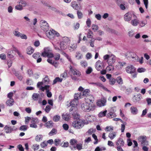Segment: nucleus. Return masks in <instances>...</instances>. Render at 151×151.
<instances>
[{
  "label": "nucleus",
  "mask_w": 151,
  "mask_h": 151,
  "mask_svg": "<svg viewBox=\"0 0 151 151\" xmlns=\"http://www.w3.org/2000/svg\"><path fill=\"white\" fill-rule=\"evenodd\" d=\"M82 109L85 112H89L93 111L95 109V105L86 101L81 105Z\"/></svg>",
  "instance_id": "1"
},
{
  "label": "nucleus",
  "mask_w": 151,
  "mask_h": 151,
  "mask_svg": "<svg viewBox=\"0 0 151 151\" xmlns=\"http://www.w3.org/2000/svg\"><path fill=\"white\" fill-rule=\"evenodd\" d=\"M126 57L128 60L135 61L138 60V56L136 54L132 52L128 51L125 54Z\"/></svg>",
  "instance_id": "2"
},
{
  "label": "nucleus",
  "mask_w": 151,
  "mask_h": 151,
  "mask_svg": "<svg viewBox=\"0 0 151 151\" xmlns=\"http://www.w3.org/2000/svg\"><path fill=\"white\" fill-rule=\"evenodd\" d=\"M72 125L76 129H80L83 127L84 123L81 120H76L73 122Z\"/></svg>",
  "instance_id": "3"
},
{
  "label": "nucleus",
  "mask_w": 151,
  "mask_h": 151,
  "mask_svg": "<svg viewBox=\"0 0 151 151\" xmlns=\"http://www.w3.org/2000/svg\"><path fill=\"white\" fill-rule=\"evenodd\" d=\"M46 34L47 37L50 39H53L55 36L57 37H58L60 36V34L59 33L53 29L49 31H46Z\"/></svg>",
  "instance_id": "4"
},
{
  "label": "nucleus",
  "mask_w": 151,
  "mask_h": 151,
  "mask_svg": "<svg viewBox=\"0 0 151 151\" xmlns=\"http://www.w3.org/2000/svg\"><path fill=\"white\" fill-rule=\"evenodd\" d=\"M78 104V101L77 99H74L73 101H71L70 103V106H72V107L70 109V112L73 111H76V106Z\"/></svg>",
  "instance_id": "5"
},
{
  "label": "nucleus",
  "mask_w": 151,
  "mask_h": 151,
  "mask_svg": "<svg viewBox=\"0 0 151 151\" xmlns=\"http://www.w3.org/2000/svg\"><path fill=\"white\" fill-rule=\"evenodd\" d=\"M95 66L96 69L98 71H100L104 67L103 62L99 60L96 62Z\"/></svg>",
  "instance_id": "6"
},
{
  "label": "nucleus",
  "mask_w": 151,
  "mask_h": 151,
  "mask_svg": "<svg viewBox=\"0 0 151 151\" xmlns=\"http://www.w3.org/2000/svg\"><path fill=\"white\" fill-rule=\"evenodd\" d=\"M40 23L41 28L44 31H46L48 29V25L46 21L41 20L40 21Z\"/></svg>",
  "instance_id": "7"
},
{
  "label": "nucleus",
  "mask_w": 151,
  "mask_h": 151,
  "mask_svg": "<svg viewBox=\"0 0 151 151\" xmlns=\"http://www.w3.org/2000/svg\"><path fill=\"white\" fill-rule=\"evenodd\" d=\"M138 139L141 142V144L142 146L148 145V142L146 141V137L145 136H141L138 138Z\"/></svg>",
  "instance_id": "8"
},
{
  "label": "nucleus",
  "mask_w": 151,
  "mask_h": 151,
  "mask_svg": "<svg viewBox=\"0 0 151 151\" xmlns=\"http://www.w3.org/2000/svg\"><path fill=\"white\" fill-rule=\"evenodd\" d=\"M106 100L105 99H102L97 101L96 103L97 105L99 107L104 106L106 105Z\"/></svg>",
  "instance_id": "9"
},
{
  "label": "nucleus",
  "mask_w": 151,
  "mask_h": 151,
  "mask_svg": "<svg viewBox=\"0 0 151 151\" xmlns=\"http://www.w3.org/2000/svg\"><path fill=\"white\" fill-rule=\"evenodd\" d=\"M70 71L74 75H76L78 76H79L81 74L80 72L76 69H74L73 67L70 65L69 67Z\"/></svg>",
  "instance_id": "10"
},
{
  "label": "nucleus",
  "mask_w": 151,
  "mask_h": 151,
  "mask_svg": "<svg viewBox=\"0 0 151 151\" xmlns=\"http://www.w3.org/2000/svg\"><path fill=\"white\" fill-rule=\"evenodd\" d=\"M126 72L129 73H132L135 72V68L132 65H129L126 68Z\"/></svg>",
  "instance_id": "11"
},
{
  "label": "nucleus",
  "mask_w": 151,
  "mask_h": 151,
  "mask_svg": "<svg viewBox=\"0 0 151 151\" xmlns=\"http://www.w3.org/2000/svg\"><path fill=\"white\" fill-rule=\"evenodd\" d=\"M132 17V14L129 12H128L124 15V19L125 21L128 22L131 20Z\"/></svg>",
  "instance_id": "12"
},
{
  "label": "nucleus",
  "mask_w": 151,
  "mask_h": 151,
  "mask_svg": "<svg viewBox=\"0 0 151 151\" xmlns=\"http://www.w3.org/2000/svg\"><path fill=\"white\" fill-rule=\"evenodd\" d=\"M31 120L32 124L30 125V127L33 128H36L37 127V124L38 123V119L36 118H32Z\"/></svg>",
  "instance_id": "13"
},
{
  "label": "nucleus",
  "mask_w": 151,
  "mask_h": 151,
  "mask_svg": "<svg viewBox=\"0 0 151 151\" xmlns=\"http://www.w3.org/2000/svg\"><path fill=\"white\" fill-rule=\"evenodd\" d=\"M116 58L115 56L113 54H111L109 60H107V62L108 64H113L115 62Z\"/></svg>",
  "instance_id": "14"
},
{
  "label": "nucleus",
  "mask_w": 151,
  "mask_h": 151,
  "mask_svg": "<svg viewBox=\"0 0 151 151\" xmlns=\"http://www.w3.org/2000/svg\"><path fill=\"white\" fill-rule=\"evenodd\" d=\"M141 98V95L140 94L138 93L136 95L134 96L132 98V101L134 102H138L140 100Z\"/></svg>",
  "instance_id": "15"
},
{
  "label": "nucleus",
  "mask_w": 151,
  "mask_h": 151,
  "mask_svg": "<svg viewBox=\"0 0 151 151\" xmlns=\"http://www.w3.org/2000/svg\"><path fill=\"white\" fill-rule=\"evenodd\" d=\"M52 52L51 49L49 47H45L44 49V51L42 53V55L44 57H46V55Z\"/></svg>",
  "instance_id": "16"
},
{
  "label": "nucleus",
  "mask_w": 151,
  "mask_h": 151,
  "mask_svg": "<svg viewBox=\"0 0 151 151\" xmlns=\"http://www.w3.org/2000/svg\"><path fill=\"white\" fill-rule=\"evenodd\" d=\"M71 6L76 10H79L81 9V6H78L76 1H73L71 3Z\"/></svg>",
  "instance_id": "17"
},
{
  "label": "nucleus",
  "mask_w": 151,
  "mask_h": 151,
  "mask_svg": "<svg viewBox=\"0 0 151 151\" xmlns=\"http://www.w3.org/2000/svg\"><path fill=\"white\" fill-rule=\"evenodd\" d=\"M4 129L5 132L7 134L10 133L13 131V129L11 127L7 125L5 126Z\"/></svg>",
  "instance_id": "18"
},
{
  "label": "nucleus",
  "mask_w": 151,
  "mask_h": 151,
  "mask_svg": "<svg viewBox=\"0 0 151 151\" xmlns=\"http://www.w3.org/2000/svg\"><path fill=\"white\" fill-rule=\"evenodd\" d=\"M47 61L50 64L53 65L55 68H57L58 66L59 63L57 62L54 61L50 58L48 59Z\"/></svg>",
  "instance_id": "19"
},
{
  "label": "nucleus",
  "mask_w": 151,
  "mask_h": 151,
  "mask_svg": "<svg viewBox=\"0 0 151 151\" xmlns=\"http://www.w3.org/2000/svg\"><path fill=\"white\" fill-rule=\"evenodd\" d=\"M14 102V101L13 99H9L6 101V105L8 106H12Z\"/></svg>",
  "instance_id": "20"
},
{
  "label": "nucleus",
  "mask_w": 151,
  "mask_h": 151,
  "mask_svg": "<svg viewBox=\"0 0 151 151\" xmlns=\"http://www.w3.org/2000/svg\"><path fill=\"white\" fill-rule=\"evenodd\" d=\"M86 101L88 102H92L94 101V98L93 96L90 94L87 97L85 98Z\"/></svg>",
  "instance_id": "21"
},
{
  "label": "nucleus",
  "mask_w": 151,
  "mask_h": 151,
  "mask_svg": "<svg viewBox=\"0 0 151 151\" xmlns=\"http://www.w3.org/2000/svg\"><path fill=\"white\" fill-rule=\"evenodd\" d=\"M130 110L131 113L133 115H136L138 113V110L137 107L132 106L130 107Z\"/></svg>",
  "instance_id": "22"
},
{
  "label": "nucleus",
  "mask_w": 151,
  "mask_h": 151,
  "mask_svg": "<svg viewBox=\"0 0 151 151\" xmlns=\"http://www.w3.org/2000/svg\"><path fill=\"white\" fill-rule=\"evenodd\" d=\"M81 92L82 98L87 97L90 94V91L88 89H86Z\"/></svg>",
  "instance_id": "23"
},
{
  "label": "nucleus",
  "mask_w": 151,
  "mask_h": 151,
  "mask_svg": "<svg viewBox=\"0 0 151 151\" xmlns=\"http://www.w3.org/2000/svg\"><path fill=\"white\" fill-rule=\"evenodd\" d=\"M34 51L33 48L31 46H29L26 50V52L27 54L29 55L32 54Z\"/></svg>",
  "instance_id": "24"
},
{
  "label": "nucleus",
  "mask_w": 151,
  "mask_h": 151,
  "mask_svg": "<svg viewBox=\"0 0 151 151\" xmlns=\"http://www.w3.org/2000/svg\"><path fill=\"white\" fill-rule=\"evenodd\" d=\"M124 145V142L122 139H119L116 142V145L118 146H123Z\"/></svg>",
  "instance_id": "25"
},
{
  "label": "nucleus",
  "mask_w": 151,
  "mask_h": 151,
  "mask_svg": "<svg viewBox=\"0 0 151 151\" xmlns=\"http://www.w3.org/2000/svg\"><path fill=\"white\" fill-rule=\"evenodd\" d=\"M68 45L62 41L60 44V48L62 50H65L67 48Z\"/></svg>",
  "instance_id": "26"
},
{
  "label": "nucleus",
  "mask_w": 151,
  "mask_h": 151,
  "mask_svg": "<svg viewBox=\"0 0 151 151\" xmlns=\"http://www.w3.org/2000/svg\"><path fill=\"white\" fill-rule=\"evenodd\" d=\"M82 145L81 144H77L76 145V147L75 146H73V148L71 146H70V147L71 150H73V148H74L75 149H76V148L78 150H80L82 149Z\"/></svg>",
  "instance_id": "27"
},
{
  "label": "nucleus",
  "mask_w": 151,
  "mask_h": 151,
  "mask_svg": "<svg viewBox=\"0 0 151 151\" xmlns=\"http://www.w3.org/2000/svg\"><path fill=\"white\" fill-rule=\"evenodd\" d=\"M70 115L67 113L64 114L62 115V118L65 121H68L70 118Z\"/></svg>",
  "instance_id": "28"
},
{
  "label": "nucleus",
  "mask_w": 151,
  "mask_h": 151,
  "mask_svg": "<svg viewBox=\"0 0 151 151\" xmlns=\"http://www.w3.org/2000/svg\"><path fill=\"white\" fill-rule=\"evenodd\" d=\"M131 23L133 26H136L139 24V22L137 19H134L131 20Z\"/></svg>",
  "instance_id": "29"
},
{
  "label": "nucleus",
  "mask_w": 151,
  "mask_h": 151,
  "mask_svg": "<svg viewBox=\"0 0 151 151\" xmlns=\"http://www.w3.org/2000/svg\"><path fill=\"white\" fill-rule=\"evenodd\" d=\"M77 45L76 43H74L71 44V45L68 48L70 51H72L77 48Z\"/></svg>",
  "instance_id": "30"
},
{
  "label": "nucleus",
  "mask_w": 151,
  "mask_h": 151,
  "mask_svg": "<svg viewBox=\"0 0 151 151\" xmlns=\"http://www.w3.org/2000/svg\"><path fill=\"white\" fill-rule=\"evenodd\" d=\"M125 64V63H122L121 62H119L115 66V68L117 70H119Z\"/></svg>",
  "instance_id": "31"
},
{
  "label": "nucleus",
  "mask_w": 151,
  "mask_h": 151,
  "mask_svg": "<svg viewBox=\"0 0 151 151\" xmlns=\"http://www.w3.org/2000/svg\"><path fill=\"white\" fill-rule=\"evenodd\" d=\"M75 57L78 60H80L83 58V55L79 51H77Z\"/></svg>",
  "instance_id": "32"
},
{
  "label": "nucleus",
  "mask_w": 151,
  "mask_h": 151,
  "mask_svg": "<svg viewBox=\"0 0 151 151\" xmlns=\"http://www.w3.org/2000/svg\"><path fill=\"white\" fill-rule=\"evenodd\" d=\"M40 96V94L35 93L32 95V97L34 101H37L38 100Z\"/></svg>",
  "instance_id": "33"
},
{
  "label": "nucleus",
  "mask_w": 151,
  "mask_h": 151,
  "mask_svg": "<svg viewBox=\"0 0 151 151\" xmlns=\"http://www.w3.org/2000/svg\"><path fill=\"white\" fill-rule=\"evenodd\" d=\"M74 99H77L78 100L79 99L82 98L81 92L75 93L74 96Z\"/></svg>",
  "instance_id": "34"
},
{
  "label": "nucleus",
  "mask_w": 151,
  "mask_h": 151,
  "mask_svg": "<svg viewBox=\"0 0 151 151\" xmlns=\"http://www.w3.org/2000/svg\"><path fill=\"white\" fill-rule=\"evenodd\" d=\"M116 133L115 132L110 133L109 134V137L111 140L114 139L116 137Z\"/></svg>",
  "instance_id": "35"
},
{
  "label": "nucleus",
  "mask_w": 151,
  "mask_h": 151,
  "mask_svg": "<svg viewBox=\"0 0 151 151\" xmlns=\"http://www.w3.org/2000/svg\"><path fill=\"white\" fill-rule=\"evenodd\" d=\"M43 136L41 134L37 135L35 137V140L37 142H40L42 140Z\"/></svg>",
  "instance_id": "36"
},
{
  "label": "nucleus",
  "mask_w": 151,
  "mask_h": 151,
  "mask_svg": "<svg viewBox=\"0 0 151 151\" xmlns=\"http://www.w3.org/2000/svg\"><path fill=\"white\" fill-rule=\"evenodd\" d=\"M64 43H66L68 45L69 44L70 42V40L68 37H64L63 38V41H62Z\"/></svg>",
  "instance_id": "37"
},
{
  "label": "nucleus",
  "mask_w": 151,
  "mask_h": 151,
  "mask_svg": "<svg viewBox=\"0 0 151 151\" xmlns=\"http://www.w3.org/2000/svg\"><path fill=\"white\" fill-rule=\"evenodd\" d=\"M70 112H71L70 113L72 114L73 116L74 117V119H78L79 118V114H78L76 111L75 112L74 111H73V112L72 111Z\"/></svg>",
  "instance_id": "38"
},
{
  "label": "nucleus",
  "mask_w": 151,
  "mask_h": 151,
  "mask_svg": "<svg viewBox=\"0 0 151 151\" xmlns=\"http://www.w3.org/2000/svg\"><path fill=\"white\" fill-rule=\"evenodd\" d=\"M107 112V111L105 110L104 111H101L99 114L98 115L99 117H102L105 116Z\"/></svg>",
  "instance_id": "39"
},
{
  "label": "nucleus",
  "mask_w": 151,
  "mask_h": 151,
  "mask_svg": "<svg viewBox=\"0 0 151 151\" xmlns=\"http://www.w3.org/2000/svg\"><path fill=\"white\" fill-rule=\"evenodd\" d=\"M45 125L47 128H51L53 126V122L52 121L48 122L45 124Z\"/></svg>",
  "instance_id": "40"
},
{
  "label": "nucleus",
  "mask_w": 151,
  "mask_h": 151,
  "mask_svg": "<svg viewBox=\"0 0 151 151\" xmlns=\"http://www.w3.org/2000/svg\"><path fill=\"white\" fill-rule=\"evenodd\" d=\"M14 54L12 50H10L7 54V56L9 58H12L14 57Z\"/></svg>",
  "instance_id": "41"
},
{
  "label": "nucleus",
  "mask_w": 151,
  "mask_h": 151,
  "mask_svg": "<svg viewBox=\"0 0 151 151\" xmlns=\"http://www.w3.org/2000/svg\"><path fill=\"white\" fill-rule=\"evenodd\" d=\"M63 80L62 78L58 77L56 78L53 81V84H55L57 82H61Z\"/></svg>",
  "instance_id": "42"
},
{
  "label": "nucleus",
  "mask_w": 151,
  "mask_h": 151,
  "mask_svg": "<svg viewBox=\"0 0 151 151\" xmlns=\"http://www.w3.org/2000/svg\"><path fill=\"white\" fill-rule=\"evenodd\" d=\"M68 77L67 72L66 71H64L63 73H62L60 76V77L61 78L65 79Z\"/></svg>",
  "instance_id": "43"
},
{
  "label": "nucleus",
  "mask_w": 151,
  "mask_h": 151,
  "mask_svg": "<svg viewBox=\"0 0 151 151\" xmlns=\"http://www.w3.org/2000/svg\"><path fill=\"white\" fill-rule=\"evenodd\" d=\"M60 145L63 147H67L69 146V143L67 142H63L60 144Z\"/></svg>",
  "instance_id": "44"
},
{
  "label": "nucleus",
  "mask_w": 151,
  "mask_h": 151,
  "mask_svg": "<svg viewBox=\"0 0 151 151\" xmlns=\"http://www.w3.org/2000/svg\"><path fill=\"white\" fill-rule=\"evenodd\" d=\"M24 18L27 21V24L28 25L30 26L32 25V23H31V20L28 17L25 16L24 17Z\"/></svg>",
  "instance_id": "45"
},
{
  "label": "nucleus",
  "mask_w": 151,
  "mask_h": 151,
  "mask_svg": "<svg viewBox=\"0 0 151 151\" xmlns=\"http://www.w3.org/2000/svg\"><path fill=\"white\" fill-rule=\"evenodd\" d=\"M60 118V116L56 115L53 117V120L55 122H57L59 121Z\"/></svg>",
  "instance_id": "46"
},
{
  "label": "nucleus",
  "mask_w": 151,
  "mask_h": 151,
  "mask_svg": "<svg viewBox=\"0 0 151 151\" xmlns=\"http://www.w3.org/2000/svg\"><path fill=\"white\" fill-rule=\"evenodd\" d=\"M109 64V65L106 68V70L108 71L113 70L114 69V66L112 65V64Z\"/></svg>",
  "instance_id": "47"
},
{
  "label": "nucleus",
  "mask_w": 151,
  "mask_h": 151,
  "mask_svg": "<svg viewBox=\"0 0 151 151\" xmlns=\"http://www.w3.org/2000/svg\"><path fill=\"white\" fill-rule=\"evenodd\" d=\"M116 115L115 114L112 112H110L107 114V117L109 118H111L113 117H116Z\"/></svg>",
  "instance_id": "48"
},
{
  "label": "nucleus",
  "mask_w": 151,
  "mask_h": 151,
  "mask_svg": "<svg viewBox=\"0 0 151 151\" xmlns=\"http://www.w3.org/2000/svg\"><path fill=\"white\" fill-rule=\"evenodd\" d=\"M77 143V141L75 139H71L70 141V145L73 146V147H72V148H73V146H74V145L76 144Z\"/></svg>",
  "instance_id": "49"
},
{
  "label": "nucleus",
  "mask_w": 151,
  "mask_h": 151,
  "mask_svg": "<svg viewBox=\"0 0 151 151\" xmlns=\"http://www.w3.org/2000/svg\"><path fill=\"white\" fill-rule=\"evenodd\" d=\"M80 64L84 68H85L88 66L87 63L85 61H81L80 62Z\"/></svg>",
  "instance_id": "50"
},
{
  "label": "nucleus",
  "mask_w": 151,
  "mask_h": 151,
  "mask_svg": "<svg viewBox=\"0 0 151 151\" xmlns=\"http://www.w3.org/2000/svg\"><path fill=\"white\" fill-rule=\"evenodd\" d=\"M85 119L87 121H91L92 120V116L87 114L85 116Z\"/></svg>",
  "instance_id": "51"
},
{
  "label": "nucleus",
  "mask_w": 151,
  "mask_h": 151,
  "mask_svg": "<svg viewBox=\"0 0 151 151\" xmlns=\"http://www.w3.org/2000/svg\"><path fill=\"white\" fill-rule=\"evenodd\" d=\"M50 87L49 85H45L44 87H42L40 88V90L44 91L45 90L46 91L49 90V88Z\"/></svg>",
  "instance_id": "52"
},
{
  "label": "nucleus",
  "mask_w": 151,
  "mask_h": 151,
  "mask_svg": "<svg viewBox=\"0 0 151 151\" xmlns=\"http://www.w3.org/2000/svg\"><path fill=\"white\" fill-rule=\"evenodd\" d=\"M42 81H44V82L45 83V84L49 83L50 82V80L47 76H46L42 80Z\"/></svg>",
  "instance_id": "53"
},
{
  "label": "nucleus",
  "mask_w": 151,
  "mask_h": 151,
  "mask_svg": "<svg viewBox=\"0 0 151 151\" xmlns=\"http://www.w3.org/2000/svg\"><path fill=\"white\" fill-rule=\"evenodd\" d=\"M105 147H97L95 150V151H101L102 150H106Z\"/></svg>",
  "instance_id": "54"
},
{
  "label": "nucleus",
  "mask_w": 151,
  "mask_h": 151,
  "mask_svg": "<svg viewBox=\"0 0 151 151\" xmlns=\"http://www.w3.org/2000/svg\"><path fill=\"white\" fill-rule=\"evenodd\" d=\"M117 82L120 84L123 83V80L122 78L120 76L116 78Z\"/></svg>",
  "instance_id": "55"
},
{
  "label": "nucleus",
  "mask_w": 151,
  "mask_h": 151,
  "mask_svg": "<svg viewBox=\"0 0 151 151\" xmlns=\"http://www.w3.org/2000/svg\"><path fill=\"white\" fill-rule=\"evenodd\" d=\"M45 85L44 81H42V82H38L37 83V87L39 88L40 90V88L42 87H43L42 85Z\"/></svg>",
  "instance_id": "56"
},
{
  "label": "nucleus",
  "mask_w": 151,
  "mask_h": 151,
  "mask_svg": "<svg viewBox=\"0 0 151 151\" xmlns=\"http://www.w3.org/2000/svg\"><path fill=\"white\" fill-rule=\"evenodd\" d=\"M93 32L90 29H89L87 35V37L88 38L91 37L93 35Z\"/></svg>",
  "instance_id": "57"
},
{
  "label": "nucleus",
  "mask_w": 151,
  "mask_h": 151,
  "mask_svg": "<svg viewBox=\"0 0 151 151\" xmlns=\"http://www.w3.org/2000/svg\"><path fill=\"white\" fill-rule=\"evenodd\" d=\"M19 4L21 5L23 7H25L27 5V4L26 2L24 1L21 0L19 2Z\"/></svg>",
  "instance_id": "58"
},
{
  "label": "nucleus",
  "mask_w": 151,
  "mask_h": 151,
  "mask_svg": "<svg viewBox=\"0 0 151 151\" xmlns=\"http://www.w3.org/2000/svg\"><path fill=\"white\" fill-rule=\"evenodd\" d=\"M92 28L94 32L96 31L98 29V26L95 24H92Z\"/></svg>",
  "instance_id": "59"
},
{
  "label": "nucleus",
  "mask_w": 151,
  "mask_h": 151,
  "mask_svg": "<svg viewBox=\"0 0 151 151\" xmlns=\"http://www.w3.org/2000/svg\"><path fill=\"white\" fill-rule=\"evenodd\" d=\"M15 76L17 77L18 79L20 81H21L23 78V76L20 74L16 73Z\"/></svg>",
  "instance_id": "60"
},
{
  "label": "nucleus",
  "mask_w": 151,
  "mask_h": 151,
  "mask_svg": "<svg viewBox=\"0 0 151 151\" xmlns=\"http://www.w3.org/2000/svg\"><path fill=\"white\" fill-rule=\"evenodd\" d=\"M13 34L15 36L19 37H20L21 33L17 31H15L13 32Z\"/></svg>",
  "instance_id": "61"
},
{
  "label": "nucleus",
  "mask_w": 151,
  "mask_h": 151,
  "mask_svg": "<svg viewBox=\"0 0 151 151\" xmlns=\"http://www.w3.org/2000/svg\"><path fill=\"white\" fill-rule=\"evenodd\" d=\"M40 146L39 145L34 144L32 146V148L34 150H37L39 148Z\"/></svg>",
  "instance_id": "62"
},
{
  "label": "nucleus",
  "mask_w": 151,
  "mask_h": 151,
  "mask_svg": "<svg viewBox=\"0 0 151 151\" xmlns=\"http://www.w3.org/2000/svg\"><path fill=\"white\" fill-rule=\"evenodd\" d=\"M80 24L78 23H76L74 24L73 28L75 30L78 29L79 27Z\"/></svg>",
  "instance_id": "63"
},
{
  "label": "nucleus",
  "mask_w": 151,
  "mask_h": 151,
  "mask_svg": "<svg viewBox=\"0 0 151 151\" xmlns=\"http://www.w3.org/2000/svg\"><path fill=\"white\" fill-rule=\"evenodd\" d=\"M15 9L17 10H22L23 9V7L19 4V5H17L15 6Z\"/></svg>",
  "instance_id": "64"
}]
</instances>
